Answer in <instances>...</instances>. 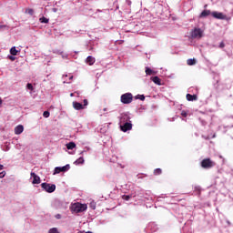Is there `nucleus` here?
Segmentation results:
<instances>
[{
	"label": "nucleus",
	"mask_w": 233,
	"mask_h": 233,
	"mask_svg": "<svg viewBox=\"0 0 233 233\" xmlns=\"http://www.w3.org/2000/svg\"><path fill=\"white\" fill-rule=\"evenodd\" d=\"M86 208H88V206L86 204H81L79 202L74 203L71 207L72 212H76V214L85 212Z\"/></svg>",
	"instance_id": "obj_1"
},
{
	"label": "nucleus",
	"mask_w": 233,
	"mask_h": 233,
	"mask_svg": "<svg viewBox=\"0 0 233 233\" xmlns=\"http://www.w3.org/2000/svg\"><path fill=\"white\" fill-rule=\"evenodd\" d=\"M134 99L132 93H125L121 96L120 101L123 105H130Z\"/></svg>",
	"instance_id": "obj_2"
},
{
	"label": "nucleus",
	"mask_w": 233,
	"mask_h": 233,
	"mask_svg": "<svg viewBox=\"0 0 233 233\" xmlns=\"http://www.w3.org/2000/svg\"><path fill=\"white\" fill-rule=\"evenodd\" d=\"M41 187L43 190L47 192L48 194H52V192H56V184H48V183H42Z\"/></svg>",
	"instance_id": "obj_3"
},
{
	"label": "nucleus",
	"mask_w": 233,
	"mask_h": 233,
	"mask_svg": "<svg viewBox=\"0 0 233 233\" xmlns=\"http://www.w3.org/2000/svg\"><path fill=\"white\" fill-rule=\"evenodd\" d=\"M201 167L202 168H212L213 167H216V162L212 161L210 158H204L201 161Z\"/></svg>",
	"instance_id": "obj_4"
},
{
	"label": "nucleus",
	"mask_w": 233,
	"mask_h": 233,
	"mask_svg": "<svg viewBox=\"0 0 233 233\" xmlns=\"http://www.w3.org/2000/svg\"><path fill=\"white\" fill-rule=\"evenodd\" d=\"M191 39H201L203 37V30L201 28H195L191 31Z\"/></svg>",
	"instance_id": "obj_5"
},
{
	"label": "nucleus",
	"mask_w": 233,
	"mask_h": 233,
	"mask_svg": "<svg viewBox=\"0 0 233 233\" xmlns=\"http://www.w3.org/2000/svg\"><path fill=\"white\" fill-rule=\"evenodd\" d=\"M130 114L128 113H122L119 116V125H123L125 123L130 122Z\"/></svg>",
	"instance_id": "obj_6"
},
{
	"label": "nucleus",
	"mask_w": 233,
	"mask_h": 233,
	"mask_svg": "<svg viewBox=\"0 0 233 233\" xmlns=\"http://www.w3.org/2000/svg\"><path fill=\"white\" fill-rule=\"evenodd\" d=\"M119 125H120V130H122V132H128V130H132V121L126 122L124 124H119Z\"/></svg>",
	"instance_id": "obj_7"
},
{
	"label": "nucleus",
	"mask_w": 233,
	"mask_h": 233,
	"mask_svg": "<svg viewBox=\"0 0 233 233\" xmlns=\"http://www.w3.org/2000/svg\"><path fill=\"white\" fill-rule=\"evenodd\" d=\"M68 170H70V165L67 164V165H66L62 167H56L55 168L54 174H60V172H66Z\"/></svg>",
	"instance_id": "obj_8"
},
{
	"label": "nucleus",
	"mask_w": 233,
	"mask_h": 233,
	"mask_svg": "<svg viewBox=\"0 0 233 233\" xmlns=\"http://www.w3.org/2000/svg\"><path fill=\"white\" fill-rule=\"evenodd\" d=\"M212 17H214L215 19H222L225 20L227 19V15H225L223 13H219V12H212L211 13Z\"/></svg>",
	"instance_id": "obj_9"
},
{
	"label": "nucleus",
	"mask_w": 233,
	"mask_h": 233,
	"mask_svg": "<svg viewBox=\"0 0 233 233\" xmlns=\"http://www.w3.org/2000/svg\"><path fill=\"white\" fill-rule=\"evenodd\" d=\"M31 177H33V185H39V183H41V177L36 176L35 173L31 172Z\"/></svg>",
	"instance_id": "obj_10"
},
{
	"label": "nucleus",
	"mask_w": 233,
	"mask_h": 233,
	"mask_svg": "<svg viewBox=\"0 0 233 233\" xmlns=\"http://www.w3.org/2000/svg\"><path fill=\"white\" fill-rule=\"evenodd\" d=\"M25 130V127L23 125H18L17 127H15V134L16 136H19L20 134H23V131Z\"/></svg>",
	"instance_id": "obj_11"
},
{
	"label": "nucleus",
	"mask_w": 233,
	"mask_h": 233,
	"mask_svg": "<svg viewBox=\"0 0 233 233\" xmlns=\"http://www.w3.org/2000/svg\"><path fill=\"white\" fill-rule=\"evenodd\" d=\"M73 107L75 110H83L85 109V106L79 102H73Z\"/></svg>",
	"instance_id": "obj_12"
},
{
	"label": "nucleus",
	"mask_w": 233,
	"mask_h": 233,
	"mask_svg": "<svg viewBox=\"0 0 233 233\" xmlns=\"http://www.w3.org/2000/svg\"><path fill=\"white\" fill-rule=\"evenodd\" d=\"M86 63L87 65H89L90 66H92V65H94V63H96V58L92 56H89L86 57Z\"/></svg>",
	"instance_id": "obj_13"
},
{
	"label": "nucleus",
	"mask_w": 233,
	"mask_h": 233,
	"mask_svg": "<svg viewBox=\"0 0 233 233\" xmlns=\"http://www.w3.org/2000/svg\"><path fill=\"white\" fill-rule=\"evenodd\" d=\"M186 97L188 101H198V95L187 94Z\"/></svg>",
	"instance_id": "obj_14"
},
{
	"label": "nucleus",
	"mask_w": 233,
	"mask_h": 233,
	"mask_svg": "<svg viewBox=\"0 0 233 233\" xmlns=\"http://www.w3.org/2000/svg\"><path fill=\"white\" fill-rule=\"evenodd\" d=\"M66 148L67 150H74V148H76V144L74 142H69L66 144Z\"/></svg>",
	"instance_id": "obj_15"
},
{
	"label": "nucleus",
	"mask_w": 233,
	"mask_h": 233,
	"mask_svg": "<svg viewBox=\"0 0 233 233\" xmlns=\"http://www.w3.org/2000/svg\"><path fill=\"white\" fill-rule=\"evenodd\" d=\"M187 63L188 66H192L196 65V58H189L187 60Z\"/></svg>",
	"instance_id": "obj_16"
},
{
	"label": "nucleus",
	"mask_w": 233,
	"mask_h": 233,
	"mask_svg": "<svg viewBox=\"0 0 233 233\" xmlns=\"http://www.w3.org/2000/svg\"><path fill=\"white\" fill-rule=\"evenodd\" d=\"M208 15H210V10H204L200 14V17H208Z\"/></svg>",
	"instance_id": "obj_17"
},
{
	"label": "nucleus",
	"mask_w": 233,
	"mask_h": 233,
	"mask_svg": "<svg viewBox=\"0 0 233 233\" xmlns=\"http://www.w3.org/2000/svg\"><path fill=\"white\" fill-rule=\"evenodd\" d=\"M152 81L155 83V85H161V79L158 78V76L152 77Z\"/></svg>",
	"instance_id": "obj_18"
},
{
	"label": "nucleus",
	"mask_w": 233,
	"mask_h": 233,
	"mask_svg": "<svg viewBox=\"0 0 233 233\" xmlns=\"http://www.w3.org/2000/svg\"><path fill=\"white\" fill-rule=\"evenodd\" d=\"M83 163H85V158H83V157H80L75 161V165H83Z\"/></svg>",
	"instance_id": "obj_19"
},
{
	"label": "nucleus",
	"mask_w": 233,
	"mask_h": 233,
	"mask_svg": "<svg viewBox=\"0 0 233 233\" xmlns=\"http://www.w3.org/2000/svg\"><path fill=\"white\" fill-rule=\"evenodd\" d=\"M17 49H15V46H13L11 49H10V55L11 56H15L17 54Z\"/></svg>",
	"instance_id": "obj_20"
},
{
	"label": "nucleus",
	"mask_w": 233,
	"mask_h": 233,
	"mask_svg": "<svg viewBox=\"0 0 233 233\" xmlns=\"http://www.w3.org/2000/svg\"><path fill=\"white\" fill-rule=\"evenodd\" d=\"M161 174H162L161 168H157V169L154 170V175L155 176H161Z\"/></svg>",
	"instance_id": "obj_21"
},
{
	"label": "nucleus",
	"mask_w": 233,
	"mask_h": 233,
	"mask_svg": "<svg viewBox=\"0 0 233 233\" xmlns=\"http://www.w3.org/2000/svg\"><path fill=\"white\" fill-rule=\"evenodd\" d=\"M146 74L147 76H152L153 71L149 67H146Z\"/></svg>",
	"instance_id": "obj_22"
},
{
	"label": "nucleus",
	"mask_w": 233,
	"mask_h": 233,
	"mask_svg": "<svg viewBox=\"0 0 233 233\" xmlns=\"http://www.w3.org/2000/svg\"><path fill=\"white\" fill-rule=\"evenodd\" d=\"M48 233H59L57 228H53L48 230Z\"/></svg>",
	"instance_id": "obj_23"
},
{
	"label": "nucleus",
	"mask_w": 233,
	"mask_h": 233,
	"mask_svg": "<svg viewBox=\"0 0 233 233\" xmlns=\"http://www.w3.org/2000/svg\"><path fill=\"white\" fill-rule=\"evenodd\" d=\"M89 207L92 210H96V201H91Z\"/></svg>",
	"instance_id": "obj_24"
},
{
	"label": "nucleus",
	"mask_w": 233,
	"mask_h": 233,
	"mask_svg": "<svg viewBox=\"0 0 233 233\" xmlns=\"http://www.w3.org/2000/svg\"><path fill=\"white\" fill-rule=\"evenodd\" d=\"M39 21H40V23H45V24H46V23H48V18L43 16V17H41V18L39 19Z\"/></svg>",
	"instance_id": "obj_25"
},
{
	"label": "nucleus",
	"mask_w": 233,
	"mask_h": 233,
	"mask_svg": "<svg viewBox=\"0 0 233 233\" xmlns=\"http://www.w3.org/2000/svg\"><path fill=\"white\" fill-rule=\"evenodd\" d=\"M136 99H140V101H145V95H137Z\"/></svg>",
	"instance_id": "obj_26"
},
{
	"label": "nucleus",
	"mask_w": 233,
	"mask_h": 233,
	"mask_svg": "<svg viewBox=\"0 0 233 233\" xmlns=\"http://www.w3.org/2000/svg\"><path fill=\"white\" fill-rule=\"evenodd\" d=\"M6 176V171H2L0 173V179H3V177H5Z\"/></svg>",
	"instance_id": "obj_27"
},
{
	"label": "nucleus",
	"mask_w": 233,
	"mask_h": 233,
	"mask_svg": "<svg viewBox=\"0 0 233 233\" xmlns=\"http://www.w3.org/2000/svg\"><path fill=\"white\" fill-rule=\"evenodd\" d=\"M43 116H44L45 117H50V112L45 111V112L43 113Z\"/></svg>",
	"instance_id": "obj_28"
},
{
	"label": "nucleus",
	"mask_w": 233,
	"mask_h": 233,
	"mask_svg": "<svg viewBox=\"0 0 233 233\" xmlns=\"http://www.w3.org/2000/svg\"><path fill=\"white\" fill-rule=\"evenodd\" d=\"M26 87L28 90H34V86H32V84H27Z\"/></svg>",
	"instance_id": "obj_29"
},
{
	"label": "nucleus",
	"mask_w": 233,
	"mask_h": 233,
	"mask_svg": "<svg viewBox=\"0 0 233 233\" xmlns=\"http://www.w3.org/2000/svg\"><path fill=\"white\" fill-rule=\"evenodd\" d=\"M181 116H182L183 117H187V116H188V114L187 113V111H182V112H181Z\"/></svg>",
	"instance_id": "obj_30"
},
{
	"label": "nucleus",
	"mask_w": 233,
	"mask_h": 233,
	"mask_svg": "<svg viewBox=\"0 0 233 233\" xmlns=\"http://www.w3.org/2000/svg\"><path fill=\"white\" fill-rule=\"evenodd\" d=\"M84 108L85 106H88V100L84 99V105H83Z\"/></svg>",
	"instance_id": "obj_31"
},
{
	"label": "nucleus",
	"mask_w": 233,
	"mask_h": 233,
	"mask_svg": "<svg viewBox=\"0 0 233 233\" xmlns=\"http://www.w3.org/2000/svg\"><path fill=\"white\" fill-rule=\"evenodd\" d=\"M126 4H127L128 6H130V5H132V1H130V0H126Z\"/></svg>",
	"instance_id": "obj_32"
},
{
	"label": "nucleus",
	"mask_w": 233,
	"mask_h": 233,
	"mask_svg": "<svg viewBox=\"0 0 233 233\" xmlns=\"http://www.w3.org/2000/svg\"><path fill=\"white\" fill-rule=\"evenodd\" d=\"M219 48H225V43L221 42V43L219 44Z\"/></svg>",
	"instance_id": "obj_33"
},
{
	"label": "nucleus",
	"mask_w": 233,
	"mask_h": 233,
	"mask_svg": "<svg viewBox=\"0 0 233 233\" xmlns=\"http://www.w3.org/2000/svg\"><path fill=\"white\" fill-rule=\"evenodd\" d=\"M124 198L126 199V201H128V199H130V196H125Z\"/></svg>",
	"instance_id": "obj_34"
},
{
	"label": "nucleus",
	"mask_w": 233,
	"mask_h": 233,
	"mask_svg": "<svg viewBox=\"0 0 233 233\" xmlns=\"http://www.w3.org/2000/svg\"><path fill=\"white\" fill-rule=\"evenodd\" d=\"M28 13L32 15V14H34V10L29 9Z\"/></svg>",
	"instance_id": "obj_35"
},
{
	"label": "nucleus",
	"mask_w": 233,
	"mask_h": 233,
	"mask_svg": "<svg viewBox=\"0 0 233 233\" xmlns=\"http://www.w3.org/2000/svg\"><path fill=\"white\" fill-rule=\"evenodd\" d=\"M5 168V166L0 164V170H3Z\"/></svg>",
	"instance_id": "obj_36"
},
{
	"label": "nucleus",
	"mask_w": 233,
	"mask_h": 233,
	"mask_svg": "<svg viewBox=\"0 0 233 233\" xmlns=\"http://www.w3.org/2000/svg\"><path fill=\"white\" fill-rule=\"evenodd\" d=\"M9 59H11V61H14V59H15V57H14V56H9Z\"/></svg>",
	"instance_id": "obj_37"
},
{
	"label": "nucleus",
	"mask_w": 233,
	"mask_h": 233,
	"mask_svg": "<svg viewBox=\"0 0 233 233\" xmlns=\"http://www.w3.org/2000/svg\"><path fill=\"white\" fill-rule=\"evenodd\" d=\"M56 218H57V219H61V215H57V216H56Z\"/></svg>",
	"instance_id": "obj_38"
},
{
	"label": "nucleus",
	"mask_w": 233,
	"mask_h": 233,
	"mask_svg": "<svg viewBox=\"0 0 233 233\" xmlns=\"http://www.w3.org/2000/svg\"><path fill=\"white\" fill-rule=\"evenodd\" d=\"M5 25H0V30L5 28Z\"/></svg>",
	"instance_id": "obj_39"
},
{
	"label": "nucleus",
	"mask_w": 233,
	"mask_h": 233,
	"mask_svg": "<svg viewBox=\"0 0 233 233\" xmlns=\"http://www.w3.org/2000/svg\"><path fill=\"white\" fill-rule=\"evenodd\" d=\"M83 154H85V151L80 152V156H83Z\"/></svg>",
	"instance_id": "obj_40"
},
{
	"label": "nucleus",
	"mask_w": 233,
	"mask_h": 233,
	"mask_svg": "<svg viewBox=\"0 0 233 233\" xmlns=\"http://www.w3.org/2000/svg\"><path fill=\"white\" fill-rule=\"evenodd\" d=\"M73 78H74V76H71L69 77V81H70V80H72Z\"/></svg>",
	"instance_id": "obj_41"
},
{
	"label": "nucleus",
	"mask_w": 233,
	"mask_h": 233,
	"mask_svg": "<svg viewBox=\"0 0 233 233\" xmlns=\"http://www.w3.org/2000/svg\"><path fill=\"white\" fill-rule=\"evenodd\" d=\"M3 105V100L0 99V106Z\"/></svg>",
	"instance_id": "obj_42"
},
{
	"label": "nucleus",
	"mask_w": 233,
	"mask_h": 233,
	"mask_svg": "<svg viewBox=\"0 0 233 233\" xmlns=\"http://www.w3.org/2000/svg\"><path fill=\"white\" fill-rule=\"evenodd\" d=\"M70 96H71V97L74 96V93H71Z\"/></svg>",
	"instance_id": "obj_43"
},
{
	"label": "nucleus",
	"mask_w": 233,
	"mask_h": 233,
	"mask_svg": "<svg viewBox=\"0 0 233 233\" xmlns=\"http://www.w3.org/2000/svg\"><path fill=\"white\" fill-rule=\"evenodd\" d=\"M104 112H106V108H104Z\"/></svg>",
	"instance_id": "obj_44"
}]
</instances>
